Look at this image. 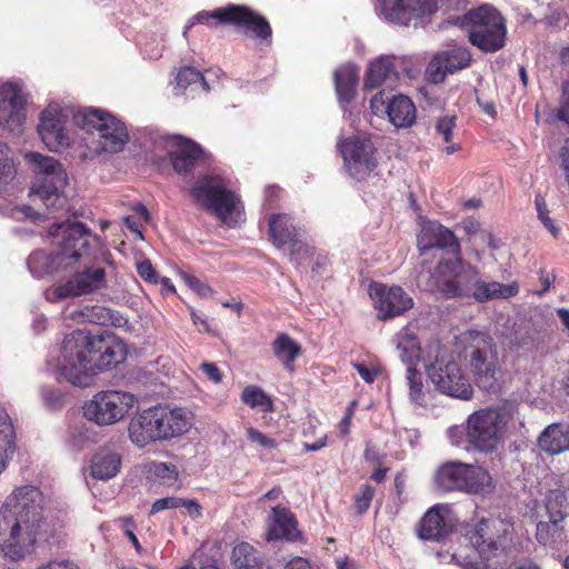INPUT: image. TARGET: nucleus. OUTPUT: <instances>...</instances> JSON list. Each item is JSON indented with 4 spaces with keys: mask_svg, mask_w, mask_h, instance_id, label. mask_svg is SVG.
<instances>
[{
    "mask_svg": "<svg viewBox=\"0 0 569 569\" xmlns=\"http://www.w3.org/2000/svg\"><path fill=\"white\" fill-rule=\"evenodd\" d=\"M52 535L46 498L39 488L20 487L7 498L0 509V552L6 559H24Z\"/></svg>",
    "mask_w": 569,
    "mask_h": 569,
    "instance_id": "f257e3e1",
    "label": "nucleus"
},
{
    "mask_svg": "<svg viewBox=\"0 0 569 569\" xmlns=\"http://www.w3.org/2000/svg\"><path fill=\"white\" fill-rule=\"evenodd\" d=\"M73 232L77 239L71 252L64 258L62 277L66 281L44 292L50 302L91 295L107 286L106 252L100 239L83 223L76 227Z\"/></svg>",
    "mask_w": 569,
    "mask_h": 569,
    "instance_id": "f03ea898",
    "label": "nucleus"
},
{
    "mask_svg": "<svg viewBox=\"0 0 569 569\" xmlns=\"http://www.w3.org/2000/svg\"><path fill=\"white\" fill-rule=\"evenodd\" d=\"M433 290L446 299H473L486 302L499 298L515 297L519 291L517 282L503 284L497 281L486 282L479 269L462 259L440 260L432 272Z\"/></svg>",
    "mask_w": 569,
    "mask_h": 569,
    "instance_id": "7ed1b4c3",
    "label": "nucleus"
},
{
    "mask_svg": "<svg viewBox=\"0 0 569 569\" xmlns=\"http://www.w3.org/2000/svg\"><path fill=\"white\" fill-rule=\"evenodd\" d=\"M74 127L88 134L84 141L87 149L84 157L88 158L104 153H118L129 142L126 124L104 109L78 108V112L74 114Z\"/></svg>",
    "mask_w": 569,
    "mask_h": 569,
    "instance_id": "20e7f679",
    "label": "nucleus"
},
{
    "mask_svg": "<svg viewBox=\"0 0 569 569\" xmlns=\"http://www.w3.org/2000/svg\"><path fill=\"white\" fill-rule=\"evenodd\" d=\"M49 365L68 382L86 387L94 377L91 335L74 330L66 335L61 346L50 353Z\"/></svg>",
    "mask_w": 569,
    "mask_h": 569,
    "instance_id": "39448f33",
    "label": "nucleus"
},
{
    "mask_svg": "<svg viewBox=\"0 0 569 569\" xmlns=\"http://www.w3.org/2000/svg\"><path fill=\"white\" fill-rule=\"evenodd\" d=\"M516 406L505 401L472 412L466 423V439L473 450L496 451L502 442L508 425L513 420Z\"/></svg>",
    "mask_w": 569,
    "mask_h": 569,
    "instance_id": "423d86ee",
    "label": "nucleus"
},
{
    "mask_svg": "<svg viewBox=\"0 0 569 569\" xmlns=\"http://www.w3.org/2000/svg\"><path fill=\"white\" fill-rule=\"evenodd\" d=\"M24 160L34 174L29 193L32 200H39L49 210L61 208L66 202L62 190L67 173L59 161L39 152H27Z\"/></svg>",
    "mask_w": 569,
    "mask_h": 569,
    "instance_id": "0eeeda50",
    "label": "nucleus"
},
{
    "mask_svg": "<svg viewBox=\"0 0 569 569\" xmlns=\"http://www.w3.org/2000/svg\"><path fill=\"white\" fill-rule=\"evenodd\" d=\"M190 194L204 210L229 227H234L242 220L243 207L239 197L227 189L220 177L200 178L190 189Z\"/></svg>",
    "mask_w": 569,
    "mask_h": 569,
    "instance_id": "6e6552de",
    "label": "nucleus"
},
{
    "mask_svg": "<svg viewBox=\"0 0 569 569\" xmlns=\"http://www.w3.org/2000/svg\"><path fill=\"white\" fill-rule=\"evenodd\" d=\"M81 224L82 222L78 221H64L53 224L49 229V234L53 239L58 251L48 253L44 250H36L29 256L27 266L34 278L40 279L44 276L62 277L66 263L64 258L71 252L72 244H74L77 239L73 231L76 227Z\"/></svg>",
    "mask_w": 569,
    "mask_h": 569,
    "instance_id": "1a4fd4ad",
    "label": "nucleus"
},
{
    "mask_svg": "<svg viewBox=\"0 0 569 569\" xmlns=\"http://www.w3.org/2000/svg\"><path fill=\"white\" fill-rule=\"evenodd\" d=\"M459 341L463 345L465 357L478 386L491 387L499 370L493 339L486 332L467 330L459 336Z\"/></svg>",
    "mask_w": 569,
    "mask_h": 569,
    "instance_id": "9d476101",
    "label": "nucleus"
},
{
    "mask_svg": "<svg viewBox=\"0 0 569 569\" xmlns=\"http://www.w3.org/2000/svg\"><path fill=\"white\" fill-rule=\"evenodd\" d=\"M138 406L139 398L136 395L118 389H106L87 400L82 410L87 420L99 427H108L123 420Z\"/></svg>",
    "mask_w": 569,
    "mask_h": 569,
    "instance_id": "9b49d317",
    "label": "nucleus"
},
{
    "mask_svg": "<svg viewBox=\"0 0 569 569\" xmlns=\"http://www.w3.org/2000/svg\"><path fill=\"white\" fill-rule=\"evenodd\" d=\"M193 417L186 408L158 405L144 410V440L168 441L187 433Z\"/></svg>",
    "mask_w": 569,
    "mask_h": 569,
    "instance_id": "f8f14e48",
    "label": "nucleus"
},
{
    "mask_svg": "<svg viewBox=\"0 0 569 569\" xmlns=\"http://www.w3.org/2000/svg\"><path fill=\"white\" fill-rule=\"evenodd\" d=\"M77 112L78 108L59 102H51L41 111L38 133L49 150L60 151L74 142L70 121L74 126Z\"/></svg>",
    "mask_w": 569,
    "mask_h": 569,
    "instance_id": "ddd939ff",
    "label": "nucleus"
},
{
    "mask_svg": "<svg viewBox=\"0 0 569 569\" xmlns=\"http://www.w3.org/2000/svg\"><path fill=\"white\" fill-rule=\"evenodd\" d=\"M511 525L502 519H481L469 529L466 538L480 557L489 560L503 551L511 542Z\"/></svg>",
    "mask_w": 569,
    "mask_h": 569,
    "instance_id": "4468645a",
    "label": "nucleus"
},
{
    "mask_svg": "<svg viewBox=\"0 0 569 569\" xmlns=\"http://www.w3.org/2000/svg\"><path fill=\"white\" fill-rule=\"evenodd\" d=\"M376 11L386 21L409 26L423 24L438 11L437 0H378Z\"/></svg>",
    "mask_w": 569,
    "mask_h": 569,
    "instance_id": "2eb2a0df",
    "label": "nucleus"
},
{
    "mask_svg": "<svg viewBox=\"0 0 569 569\" xmlns=\"http://www.w3.org/2000/svg\"><path fill=\"white\" fill-rule=\"evenodd\" d=\"M428 377L435 388L442 395L460 400L472 398L473 389L469 378L456 361L430 365Z\"/></svg>",
    "mask_w": 569,
    "mask_h": 569,
    "instance_id": "dca6fc26",
    "label": "nucleus"
},
{
    "mask_svg": "<svg viewBox=\"0 0 569 569\" xmlns=\"http://www.w3.org/2000/svg\"><path fill=\"white\" fill-rule=\"evenodd\" d=\"M339 148L346 169L352 178L363 180L377 167L376 148L370 139L349 138Z\"/></svg>",
    "mask_w": 569,
    "mask_h": 569,
    "instance_id": "f3484780",
    "label": "nucleus"
},
{
    "mask_svg": "<svg viewBox=\"0 0 569 569\" xmlns=\"http://www.w3.org/2000/svg\"><path fill=\"white\" fill-rule=\"evenodd\" d=\"M453 23L468 36H506L507 28L501 13L492 4H482L453 19Z\"/></svg>",
    "mask_w": 569,
    "mask_h": 569,
    "instance_id": "a211bd4d",
    "label": "nucleus"
},
{
    "mask_svg": "<svg viewBox=\"0 0 569 569\" xmlns=\"http://www.w3.org/2000/svg\"><path fill=\"white\" fill-rule=\"evenodd\" d=\"M91 349L96 376L114 369L123 363L128 356L124 341L108 331L91 336Z\"/></svg>",
    "mask_w": 569,
    "mask_h": 569,
    "instance_id": "6ab92c4d",
    "label": "nucleus"
},
{
    "mask_svg": "<svg viewBox=\"0 0 569 569\" xmlns=\"http://www.w3.org/2000/svg\"><path fill=\"white\" fill-rule=\"evenodd\" d=\"M370 297L378 310L377 318L383 321L402 316L413 307V299L399 286L372 283Z\"/></svg>",
    "mask_w": 569,
    "mask_h": 569,
    "instance_id": "aec40b11",
    "label": "nucleus"
},
{
    "mask_svg": "<svg viewBox=\"0 0 569 569\" xmlns=\"http://www.w3.org/2000/svg\"><path fill=\"white\" fill-rule=\"evenodd\" d=\"M24 119L21 87L11 81L2 82L0 84V126L4 130L19 133Z\"/></svg>",
    "mask_w": 569,
    "mask_h": 569,
    "instance_id": "412c9836",
    "label": "nucleus"
},
{
    "mask_svg": "<svg viewBox=\"0 0 569 569\" xmlns=\"http://www.w3.org/2000/svg\"><path fill=\"white\" fill-rule=\"evenodd\" d=\"M471 60L470 52L465 48H455L439 52L428 63L426 78L435 84L441 83L448 73H455L468 68Z\"/></svg>",
    "mask_w": 569,
    "mask_h": 569,
    "instance_id": "4be33fe9",
    "label": "nucleus"
},
{
    "mask_svg": "<svg viewBox=\"0 0 569 569\" xmlns=\"http://www.w3.org/2000/svg\"><path fill=\"white\" fill-rule=\"evenodd\" d=\"M220 18L227 26H233L251 32L253 36H271L272 29L268 19L260 12L244 4H227L226 12Z\"/></svg>",
    "mask_w": 569,
    "mask_h": 569,
    "instance_id": "5701e85b",
    "label": "nucleus"
},
{
    "mask_svg": "<svg viewBox=\"0 0 569 569\" xmlns=\"http://www.w3.org/2000/svg\"><path fill=\"white\" fill-rule=\"evenodd\" d=\"M206 156V151L196 141L182 136H173L171 138V150L169 151V157L173 170L178 174H187L191 172L198 162L203 160Z\"/></svg>",
    "mask_w": 569,
    "mask_h": 569,
    "instance_id": "b1692460",
    "label": "nucleus"
},
{
    "mask_svg": "<svg viewBox=\"0 0 569 569\" xmlns=\"http://www.w3.org/2000/svg\"><path fill=\"white\" fill-rule=\"evenodd\" d=\"M438 248H450L456 254H460L461 247L455 233L439 223H428L422 227L418 236V249L421 253Z\"/></svg>",
    "mask_w": 569,
    "mask_h": 569,
    "instance_id": "393cba45",
    "label": "nucleus"
},
{
    "mask_svg": "<svg viewBox=\"0 0 569 569\" xmlns=\"http://www.w3.org/2000/svg\"><path fill=\"white\" fill-rule=\"evenodd\" d=\"M443 511H446L445 507L435 506L425 513L419 522V538L439 541L447 537L452 528L445 519Z\"/></svg>",
    "mask_w": 569,
    "mask_h": 569,
    "instance_id": "a878e982",
    "label": "nucleus"
},
{
    "mask_svg": "<svg viewBox=\"0 0 569 569\" xmlns=\"http://www.w3.org/2000/svg\"><path fill=\"white\" fill-rule=\"evenodd\" d=\"M273 526L268 532V540L286 539L298 541L301 532L297 529V520L293 513L283 506L272 508Z\"/></svg>",
    "mask_w": 569,
    "mask_h": 569,
    "instance_id": "bb28decb",
    "label": "nucleus"
},
{
    "mask_svg": "<svg viewBox=\"0 0 569 569\" xmlns=\"http://www.w3.org/2000/svg\"><path fill=\"white\" fill-rule=\"evenodd\" d=\"M17 448V433L13 421L6 408L0 405V475L12 459Z\"/></svg>",
    "mask_w": 569,
    "mask_h": 569,
    "instance_id": "cd10ccee",
    "label": "nucleus"
},
{
    "mask_svg": "<svg viewBox=\"0 0 569 569\" xmlns=\"http://www.w3.org/2000/svg\"><path fill=\"white\" fill-rule=\"evenodd\" d=\"M462 492L470 495H487L495 490V483L489 471L479 466L466 463Z\"/></svg>",
    "mask_w": 569,
    "mask_h": 569,
    "instance_id": "c85d7f7f",
    "label": "nucleus"
},
{
    "mask_svg": "<svg viewBox=\"0 0 569 569\" xmlns=\"http://www.w3.org/2000/svg\"><path fill=\"white\" fill-rule=\"evenodd\" d=\"M386 112L390 122L397 128L411 127L417 118L416 107L409 97L395 96L388 101Z\"/></svg>",
    "mask_w": 569,
    "mask_h": 569,
    "instance_id": "c756f323",
    "label": "nucleus"
},
{
    "mask_svg": "<svg viewBox=\"0 0 569 569\" xmlns=\"http://www.w3.org/2000/svg\"><path fill=\"white\" fill-rule=\"evenodd\" d=\"M465 466L466 463L460 461H447L442 463L435 475L437 488L445 492H462Z\"/></svg>",
    "mask_w": 569,
    "mask_h": 569,
    "instance_id": "7c9ffc66",
    "label": "nucleus"
},
{
    "mask_svg": "<svg viewBox=\"0 0 569 569\" xmlns=\"http://www.w3.org/2000/svg\"><path fill=\"white\" fill-rule=\"evenodd\" d=\"M538 445L545 452L557 455L569 450V425L552 423L540 435Z\"/></svg>",
    "mask_w": 569,
    "mask_h": 569,
    "instance_id": "2f4dec72",
    "label": "nucleus"
},
{
    "mask_svg": "<svg viewBox=\"0 0 569 569\" xmlns=\"http://www.w3.org/2000/svg\"><path fill=\"white\" fill-rule=\"evenodd\" d=\"M90 469L96 479H111L119 472L120 457L110 449L103 448L93 456Z\"/></svg>",
    "mask_w": 569,
    "mask_h": 569,
    "instance_id": "473e14b6",
    "label": "nucleus"
},
{
    "mask_svg": "<svg viewBox=\"0 0 569 569\" xmlns=\"http://www.w3.org/2000/svg\"><path fill=\"white\" fill-rule=\"evenodd\" d=\"M269 233L277 248L288 246L299 231L288 214H272L269 219Z\"/></svg>",
    "mask_w": 569,
    "mask_h": 569,
    "instance_id": "72a5a7b5",
    "label": "nucleus"
},
{
    "mask_svg": "<svg viewBox=\"0 0 569 569\" xmlns=\"http://www.w3.org/2000/svg\"><path fill=\"white\" fill-rule=\"evenodd\" d=\"M272 351L283 367L292 372L295 360L302 353L301 346L287 333H279L272 342Z\"/></svg>",
    "mask_w": 569,
    "mask_h": 569,
    "instance_id": "f704fd0d",
    "label": "nucleus"
},
{
    "mask_svg": "<svg viewBox=\"0 0 569 569\" xmlns=\"http://www.w3.org/2000/svg\"><path fill=\"white\" fill-rule=\"evenodd\" d=\"M536 538L542 546L558 548L566 541L563 521L550 519L537 525Z\"/></svg>",
    "mask_w": 569,
    "mask_h": 569,
    "instance_id": "c9c22d12",
    "label": "nucleus"
},
{
    "mask_svg": "<svg viewBox=\"0 0 569 569\" xmlns=\"http://www.w3.org/2000/svg\"><path fill=\"white\" fill-rule=\"evenodd\" d=\"M358 71L353 66H343L335 72V86L340 101L349 103L356 96Z\"/></svg>",
    "mask_w": 569,
    "mask_h": 569,
    "instance_id": "e433bc0d",
    "label": "nucleus"
},
{
    "mask_svg": "<svg viewBox=\"0 0 569 569\" xmlns=\"http://www.w3.org/2000/svg\"><path fill=\"white\" fill-rule=\"evenodd\" d=\"M393 76H396V70L392 61L389 58L381 57L370 63L365 78V87L376 89Z\"/></svg>",
    "mask_w": 569,
    "mask_h": 569,
    "instance_id": "4c0bfd02",
    "label": "nucleus"
},
{
    "mask_svg": "<svg viewBox=\"0 0 569 569\" xmlns=\"http://www.w3.org/2000/svg\"><path fill=\"white\" fill-rule=\"evenodd\" d=\"M231 560L236 569H269L258 556L257 550L247 542L232 549Z\"/></svg>",
    "mask_w": 569,
    "mask_h": 569,
    "instance_id": "58836bf2",
    "label": "nucleus"
},
{
    "mask_svg": "<svg viewBox=\"0 0 569 569\" xmlns=\"http://www.w3.org/2000/svg\"><path fill=\"white\" fill-rule=\"evenodd\" d=\"M397 348L400 351V358L408 368H416V362L420 359V345L418 338L407 329L398 335Z\"/></svg>",
    "mask_w": 569,
    "mask_h": 569,
    "instance_id": "ea45409f",
    "label": "nucleus"
},
{
    "mask_svg": "<svg viewBox=\"0 0 569 569\" xmlns=\"http://www.w3.org/2000/svg\"><path fill=\"white\" fill-rule=\"evenodd\" d=\"M546 510L550 519L565 521L569 516V493L562 489L550 490L546 496Z\"/></svg>",
    "mask_w": 569,
    "mask_h": 569,
    "instance_id": "a19ab883",
    "label": "nucleus"
},
{
    "mask_svg": "<svg viewBox=\"0 0 569 569\" xmlns=\"http://www.w3.org/2000/svg\"><path fill=\"white\" fill-rule=\"evenodd\" d=\"M456 120V116H443L438 118L435 124V137L441 139V142L446 144L445 152L447 154H452L461 149L460 143L452 142Z\"/></svg>",
    "mask_w": 569,
    "mask_h": 569,
    "instance_id": "79ce46f5",
    "label": "nucleus"
},
{
    "mask_svg": "<svg viewBox=\"0 0 569 569\" xmlns=\"http://www.w3.org/2000/svg\"><path fill=\"white\" fill-rule=\"evenodd\" d=\"M242 401L251 408H259L263 412H272L273 403L270 397L257 386H249L244 388L241 395Z\"/></svg>",
    "mask_w": 569,
    "mask_h": 569,
    "instance_id": "37998d69",
    "label": "nucleus"
},
{
    "mask_svg": "<svg viewBox=\"0 0 569 569\" xmlns=\"http://www.w3.org/2000/svg\"><path fill=\"white\" fill-rule=\"evenodd\" d=\"M144 475L150 480L167 482L176 481L178 479L179 472L174 465L153 461L144 465Z\"/></svg>",
    "mask_w": 569,
    "mask_h": 569,
    "instance_id": "c03bdc74",
    "label": "nucleus"
},
{
    "mask_svg": "<svg viewBox=\"0 0 569 569\" xmlns=\"http://www.w3.org/2000/svg\"><path fill=\"white\" fill-rule=\"evenodd\" d=\"M177 87L186 90L188 87L196 84L201 87L204 91H209L210 87L206 81L203 74L194 68L182 67L177 74Z\"/></svg>",
    "mask_w": 569,
    "mask_h": 569,
    "instance_id": "a18cd8bd",
    "label": "nucleus"
},
{
    "mask_svg": "<svg viewBox=\"0 0 569 569\" xmlns=\"http://www.w3.org/2000/svg\"><path fill=\"white\" fill-rule=\"evenodd\" d=\"M83 315L88 321L96 325H114V316L112 310L102 306H93L91 308H87Z\"/></svg>",
    "mask_w": 569,
    "mask_h": 569,
    "instance_id": "49530a36",
    "label": "nucleus"
},
{
    "mask_svg": "<svg viewBox=\"0 0 569 569\" xmlns=\"http://www.w3.org/2000/svg\"><path fill=\"white\" fill-rule=\"evenodd\" d=\"M533 341V335L530 326L521 323L513 326L512 331L509 335V342L511 347L519 349L528 346Z\"/></svg>",
    "mask_w": 569,
    "mask_h": 569,
    "instance_id": "de8ad7c7",
    "label": "nucleus"
},
{
    "mask_svg": "<svg viewBox=\"0 0 569 569\" xmlns=\"http://www.w3.org/2000/svg\"><path fill=\"white\" fill-rule=\"evenodd\" d=\"M407 380L411 400L420 402L425 397L421 373L416 368H407Z\"/></svg>",
    "mask_w": 569,
    "mask_h": 569,
    "instance_id": "09e8293b",
    "label": "nucleus"
},
{
    "mask_svg": "<svg viewBox=\"0 0 569 569\" xmlns=\"http://www.w3.org/2000/svg\"><path fill=\"white\" fill-rule=\"evenodd\" d=\"M375 497V488L368 483L362 485L353 497V506L358 515H363L370 507Z\"/></svg>",
    "mask_w": 569,
    "mask_h": 569,
    "instance_id": "8fccbe9b",
    "label": "nucleus"
},
{
    "mask_svg": "<svg viewBox=\"0 0 569 569\" xmlns=\"http://www.w3.org/2000/svg\"><path fill=\"white\" fill-rule=\"evenodd\" d=\"M8 147L0 142V183H7L14 178L16 167L7 154Z\"/></svg>",
    "mask_w": 569,
    "mask_h": 569,
    "instance_id": "3c124183",
    "label": "nucleus"
},
{
    "mask_svg": "<svg viewBox=\"0 0 569 569\" xmlns=\"http://www.w3.org/2000/svg\"><path fill=\"white\" fill-rule=\"evenodd\" d=\"M114 526L129 538L137 551H140V542L136 535L137 525L131 517H121L114 520Z\"/></svg>",
    "mask_w": 569,
    "mask_h": 569,
    "instance_id": "603ef678",
    "label": "nucleus"
},
{
    "mask_svg": "<svg viewBox=\"0 0 569 569\" xmlns=\"http://www.w3.org/2000/svg\"><path fill=\"white\" fill-rule=\"evenodd\" d=\"M535 203L537 207L538 218L543 223V226L548 229V231L553 236L558 237L560 229L555 224L552 219L548 216L547 204L545 202L543 197L537 196L535 199Z\"/></svg>",
    "mask_w": 569,
    "mask_h": 569,
    "instance_id": "864d4df0",
    "label": "nucleus"
},
{
    "mask_svg": "<svg viewBox=\"0 0 569 569\" xmlns=\"http://www.w3.org/2000/svg\"><path fill=\"white\" fill-rule=\"evenodd\" d=\"M289 257L291 261L300 263L306 258L310 256V248L308 244L300 238V234L297 236L289 244Z\"/></svg>",
    "mask_w": 569,
    "mask_h": 569,
    "instance_id": "5fc2aeb1",
    "label": "nucleus"
},
{
    "mask_svg": "<svg viewBox=\"0 0 569 569\" xmlns=\"http://www.w3.org/2000/svg\"><path fill=\"white\" fill-rule=\"evenodd\" d=\"M227 6L217 8L213 11H200L192 17L191 24L201 23V24H210L211 20H216L217 24L227 26V22L220 18L221 12H226Z\"/></svg>",
    "mask_w": 569,
    "mask_h": 569,
    "instance_id": "6e6d98bb",
    "label": "nucleus"
},
{
    "mask_svg": "<svg viewBox=\"0 0 569 569\" xmlns=\"http://www.w3.org/2000/svg\"><path fill=\"white\" fill-rule=\"evenodd\" d=\"M483 52H495L505 47V38H469Z\"/></svg>",
    "mask_w": 569,
    "mask_h": 569,
    "instance_id": "4d7b16f0",
    "label": "nucleus"
},
{
    "mask_svg": "<svg viewBox=\"0 0 569 569\" xmlns=\"http://www.w3.org/2000/svg\"><path fill=\"white\" fill-rule=\"evenodd\" d=\"M180 274L183 281L188 284V287L191 288L199 296L207 297L208 295L211 293V288L208 284L200 281L194 276L188 274L186 272H181Z\"/></svg>",
    "mask_w": 569,
    "mask_h": 569,
    "instance_id": "13d9d810",
    "label": "nucleus"
},
{
    "mask_svg": "<svg viewBox=\"0 0 569 569\" xmlns=\"http://www.w3.org/2000/svg\"><path fill=\"white\" fill-rule=\"evenodd\" d=\"M41 397L44 405L49 408H56L62 403L63 395L60 390L47 388H41Z\"/></svg>",
    "mask_w": 569,
    "mask_h": 569,
    "instance_id": "bf43d9fd",
    "label": "nucleus"
},
{
    "mask_svg": "<svg viewBox=\"0 0 569 569\" xmlns=\"http://www.w3.org/2000/svg\"><path fill=\"white\" fill-rule=\"evenodd\" d=\"M129 437L138 447H142V416H136L131 419L129 427Z\"/></svg>",
    "mask_w": 569,
    "mask_h": 569,
    "instance_id": "052dcab7",
    "label": "nucleus"
},
{
    "mask_svg": "<svg viewBox=\"0 0 569 569\" xmlns=\"http://www.w3.org/2000/svg\"><path fill=\"white\" fill-rule=\"evenodd\" d=\"M180 498L178 497H167L154 501L151 506L150 513H157L164 509H174L180 507Z\"/></svg>",
    "mask_w": 569,
    "mask_h": 569,
    "instance_id": "680f3d73",
    "label": "nucleus"
},
{
    "mask_svg": "<svg viewBox=\"0 0 569 569\" xmlns=\"http://www.w3.org/2000/svg\"><path fill=\"white\" fill-rule=\"evenodd\" d=\"M247 433H248V438L253 441V442H257L259 446L263 447V448H274L276 447V441L269 437H267L264 433H262L261 431L254 429V428H249L247 430Z\"/></svg>",
    "mask_w": 569,
    "mask_h": 569,
    "instance_id": "e2e57ef3",
    "label": "nucleus"
},
{
    "mask_svg": "<svg viewBox=\"0 0 569 569\" xmlns=\"http://www.w3.org/2000/svg\"><path fill=\"white\" fill-rule=\"evenodd\" d=\"M557 116L569 124V81L562 86L561 107Z\"/></svg>",
    "mask_w": 569,
    "mask_h": 569,
    "instance_id": "0e129e2a",
    "label": "nucleus"
},
{
    "mask_svg": "<svg viewBox=\"0 0 569 569\" xmlns=\"http://www.w3.org/2000/svg\"><path fill=\"white\" fill-rule=\"evenodd\" d=\"M37 569H80L77 563L68 559H54L38 567Z\"/></svg>",
    "mask_w": 569,
    "mask_h": 569,
    "instance_id": "69168bd1",
    "label": "nucleus"
},
{
    "mask_svg": "<svg viewBox=\"0 0 569 569\" xmlns=\"http://www.w3.org/2000/svg\"><path fill=\"white\" fill-rule=\"evenodd\" d=\"M9 216L16 220H21L26 218L36 219L39 214L36 213L31 207L21 206L11 208Z\"/></svg>",
    "mask_w": 569,
    "mask_h": 569,
    "instance_id": "338daca9",
    "label": "nucleus"
},
{
    "mask_svg": "<svg viewBox=\"0 0 569 569\" xmlns=\"http://www.w3.org/2000/svg\"><path fill=\"white\" fill-rule=\"evenodd\" d=\"M284 569H313V566L306 558L295 557L286 565Z\"/></svg>",
    "mask_w": 569,
    "mask_h": 569,
    "instance_id": "774afa93",
    "label": "nucleus"
}]
</instances>
